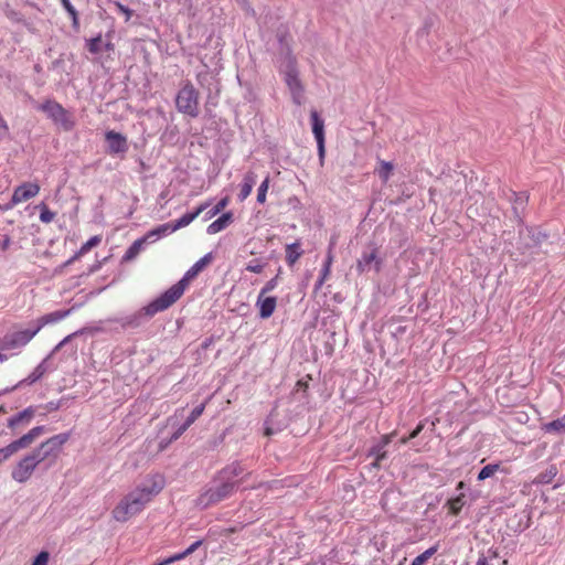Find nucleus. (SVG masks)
<instances>
[{
  "label": "nucleus",
  "instance_id": "2",
  "mask_svg": "<svg viewBox=\"0 0 565 565\" xmlns=\"http://www.w3.org/2000/svg\"><path fill=\"white\" fill-rule=\"evenodd\" d=\"M173 302L166 292L150 301L134 313L115 318L111 321L119 323L122 329H136L148 322L153 316L170 308Z\"/></svg>",
  "mask_w": 565,
  "mask_h": 565
},
{
  "label": "nucleus",
  "instance_id": "37",
  "mask_svg": "<svg viewBox=\"0 0 565 565\" xmlns=\"http://www.w3.org/2000/svg\"><path fill=\"white\" fill-rule=\"evenodd\" d=\"M40 209V221L42 223L49 224L55 218V213L49 209L45 203H41L39 205Z\"/></svg>",
  "mask_w": 565,
  "mask_h": 565
},
{
  "label": "nucleus",
  "instance_id": "40",
  "mask_svg": "<svg viewBox=\"0 0 565 565\" xmlns=\"http://www.w3.org/2000/svg\"><path fill=\"white\" fill-rule=\"evenodd\" d=\"M203 411L204 404L195 406L184 422L185 427H190L202 415Z\"/></svg>",
  "mask_w": 565,
  "mask_h": 565
},
{
  "label": "nucleus",
  "instance_id": "62",
  "mask_svg": "<svg viewBox=\"0 0 565 565\" xmlns=\"http://www.w3.org/2000/svg\"><path fill=\"white\" fill-rule=\"evenodd\" d=\"M297 386H298V387L307 388V387H308V384H307V383H305V382H302V381H298V382H297Z\"/></svg>",
  "mask_w": 565,
  "mask_h": 565
},
{
  "label": "nucleus",
  "instance_id": "31",
  "mask_svg": "<svg viewBox=\"0 0 565 565\" xmlns=\"http://www.w3.org/2000/svg\"><path fill=\"white\" fill-rule=\"evenodd\" d=\"M466 504V495L463 492H460L455 498H451L447 501L446 505L449 508V511L454 515H458Z\"/></svg>",
  "mask_w": 565,
  "mask_h": 565
},
{
  "label": "nucleus",
  "instance_id": "53",
  "mask_svg": "<svg viewBox=\"0 0 565 565\" xmlns=\"http://www.w3.org/2000/svg\"><path fill=\"white\" fill-rule=\"evenodd\" d=\"M102 238L99 236L92 237L88 242H86L83 247H94L100 243Z\"/></svg>",
  "mask_w": 565,
  "mask_h": 565
},
{
  "label": "nucleus",
  "instance_id": "63",
  "mask_svg": "<svg viewBox=\"0 0 565 565\" xmlns=\"http://www.w3.org/2000/svg\"><path fill=\"white\" fill-rule=\"evenodd\" d=\"M89 249H84V248H81L78 254L75 256V257H79L81 255H83L85 252H88Z\"/></svg>",
  "mask_w": 565,
  "mask_h": 565
},
{
  "label": "nucleus",
  "instance_id": "52",
  "mask_svg": "<svg viewBox=\"0 0 565 565\" xmlns=\"http://www.w3.org/2000/svg\"><path fill=\"white\" fill-rule=\"evenodd\" d=\"M424 426H425L424 423H419L417 425V427L409 434V436H407V439L411 440L413 438H416L420 434V431L424 429Z\"/></svg>",
  "mask_w": 565,
  "mask_h": 565
},
{
  "label": "nucleus",
  "instance_id": "30",
  "mask_svg": "<svg viewBox=\"0 0 565 565\" xmlns=\"http://www.w3.org/2000/svg\"><path fill=\"white\" fill-rule=\"evenodd\" d=\"M276 416H277V411L276 408H274L267 420H266V428H265V434L267 436H271V435H275L276 433L280 431L284 427H285V424H280V423H276Z\"/></svg>",
  "mask_w": 565,
  "mask_h": 565
},
{
  "label": "nucleus",
  "instance_id": "51",
  "mask_svg": "<svg viewBox=\"0 0 565 565\" xmlns=\"http://www.w3.org/2000/svg\"><path fill=\"white\" fill-rule=\"evenodd\" d=\"M12 456L10 449L8 446L0 449V463L7 459H9Z\"/></svg>",
  "mask_w": 565,
  "mask_h": 565
},
{
  "label": "nucleus",
  "instance_id": "17",
  "mask_svg": "<svg viewBox=\"0 0 565 565\" xmlns=\"http://www.w3.org/2000/svg\"><path fill=\"white\" fill-rule=\"evenodd\" d=\"M256 306L259 308V317L262 319H268L276 309L277 298L259 294Z\"/></svg>",
  "mask_w": 565,
  "mask_h": 565
},
{
  "label": "nucleus",
  "instance_id": "12",
  "mask_svg": "<svg viewBox=\"0 0 565 565\" xmlns=\"http://www.w3.org/2000/svg\"><path fill=\"white\" fill-rule=\"evenodd\" d=\"M45 431L46 428L44 426L33 427L26 434L10 443L8 448L10 449L11 454L14 455L22 449L29 448L35 441V439L42 436Z\"/></svg>",
  "mask_w": 565,
  "mask_h": 565
},
{
  "label": "nucleus",
  "instance_id": "13",
  "mask_svg": "<svg viewBox=\"0 0 565 565\" xmlns=\"http://www.w3.org/2000/svg\"><path fill=\"white\" fill-rule=\"evenodd\" d=\"M35 469H36V467L34 466V463L25 455L13 467V469L11 471V477L14 481H17L19 483H24L31 478V476Z\"/></svg>",
  "mask_w": 565,
  "mask_h": 565
},
{
  "label": "nucleus",
  "instance_id": "26",
  "mask_svg": "<svg viewBox=\"0 0 565 565\" xmlns=\"http://www.w3.org/2000/svg\"><path fill=\"white\" fill-rule=\"evenodd\" d=\"M367 456L374 458V461L372 462V467L380 468L382 465V461L387 458V451L383 447V445H380L377 443L370 448Z\"/></svg>",
  "mask_w": 565,
  "mask_h": 565
},
{
  "label": "nucleus",
  "instance_id": "33",
  "mask_svg": "<svg viewBox=\"0 0 565 565\" xmlns=\"http://www.w3.org/2000/svg\"><path fill=\"white\" fill-rule=\"evenodd\" d=\"M546 433L564 434L565 433V415L544 425Z\"/></svg>",
  "mask_w": 565,
  "mask_h": 565
},
{
  "label": "nucleus",
  "instance_id": "43",
  "mask_svg": "<svg viewBox=\"0 0 565 565\" xmlns=\"http://www.w3.org/2000/svg\"><path fill=\"white\" fill-rule=\"evenodd\" d=\"M287 250H288V254H287L286 260L289 266H292L299 259V257L301 256L302 253L298 252V249H287Z\"/></svg>",
  "mask_w": 565,
  "mask_h": 565
},
{
  "label": "nucleus",
  "instance_id": "36",
  "mask_svg": "<svg viewBox=\"0 0 565 565\" xmlns=\"http://www.w3.org/2000/svg\"><path fill=\"white\" fill-rule=\"evenodd\" d=\"M438 551V545H434L426 550L424 553L415 557L411 565H424L436 552Z\"/></svg>",
  "mask_w": 565,
  "mask_h": 565
},
{
  "label": "nucleus",
  "instance_id": "47",
  "mask_svg": "<svg viewBox=\"0 0 565 565\" xmlns=\"http://www.w3.org/2000/svg\"><path fill=\"white\" fill-rule=\"evenodd\" d=\"M140 249H127L126 254L122 256L121 262H129L134 259Z\"/></svg>",
  "mask_w": 565,
  "mask_h": 565
},
{
  "label": "nucleus",
  "instance_id": "21",
  "mask_svg": "<svg viewBox=\"0 0 565 565\" xmlns=\"http://www.w3.org/2000/svg\"><path fill=\"white\" fill-rule=\"evenodd\" d=\"M170 224H163L150 231L142 238L136 239L131 247H142L146 243H154L159 237L169 234Z\"/></svg>",
  "mask_w": 565,
  "mask_h": 565
},
{
  "label": "nucleus",
  "instance_id": "45",
  "mask_svg": "<svg viewBox=\"0 0 565 565\" xmlns=\"http://www.w3.org/2000/svg\"><path fill=\"white\" fill-rule=\"evenodd\" d=\"M185 557H186V555H185V553L183 551L181 553L174 554V555L163 559L162 562H160V565H169V564H172L174 562L181 561V559H183Z\"/></svg>",
  "mask_w": 565,
  "mask_h": 565
},
{
  "label": "nucleus",
  "instance_id": "4",
  "mask_svg": "<svg viewBox=\"0 0 565 565\" xmlns=\"http://www.w3.org/2000/svg\"><path fill=\"white\" fill-rule=\"evenodd\" d=\"M214 253L210 252L201 257L198 262H195L177 284L164 291L170 300L175 303L184 294V290L188 288L191 281H193L203 270H205L214 262Z\"/></svg>",
  "mask_w": 565,
  "mask_h": 565
},
{
  "label": "nucleus",
  "instance_id": "18",
  "mask_svg": "<svg viewBox=\"0 0 565 565\" xmlns=\"http://www.w3.org/2000/svg\"><path fill=\"white\" fill-rule=\"evenodd\" d=\"M141 490H145L149 494L151 499L152 495L158 494L164 487V479L160 475H153L142 481L140 486H138Z\"/></svg>",
  "mask_w": 565,
  "mask_h": 565
},
{
  "label": "nucleus",
  "instance_id": "27",
  "mask_svg": "<svg viewBox=\"0 0 565 565\" xmlns=\"http://www.w3.org/2000/svg\"><path fill=\"white\" fill-rule=\"evenodd\" d=\"M332 262H333V256L331 254V249H329V252L323 260V266L321 268L320 276H319L318 280L316 281V286H315L316 290H318L322 287L324 280L330 275Z\"/></svg>",
  "mask_w": 565,
  "mask_h": 565
},
{
  "label": "nucleus",
  "instance_id": "50",
  "mask_svg": "<svg viewBox=\"0 0 565 565\" xmlns=\"http://www.w3.org/2000/svg\"><path fill=\"white\" fill-rule=\"evenodd\" d=\"M189 427H185V424L183 423L171 436V440L179 439L188 429Z\"/></svg>",
  "mask_w": 565,
  "mask_h": 565
},
{
  "label": "nucleus",
  "instance_id": "29",
  "mask_svg": "<svg viewBox=\"0 0 565 565\" xmlns=\"http://www.w3.org/2000/svg\"><path fill=\"white\" fill-rule=\"evenodd\" d=\"M394 170V166L392 162L385 161V160H379V166L375 169L376 174L381 179L383 183H386Z\"/></svg>",
  "mask_w": 565,
  "mask_h": 565
},
{
  "label": "nucleus",
  "instance_id": "55",
  "mask_svg": "<svg viewBox=\"0 0 565 565\" xmlns=\"http://www.w3.org/2000/svg\"><path fill=\"white\" fill-rule=\"evenodd\" d=\"M82 333V331H76L72 334H68L67 337H65L58 344L57 347L55 348L56 350L60 349L61 347H63L64 344H66L73 337H76L77 334Z\"/></svg>",
  "mask_w": 565,
  "mask_h": 565
},
{
  "label": "nucleus",
  "instance_id": "25",
  "mask_svg": "<svg viewBox=\"0 0 565 565\" xmlns=\"http://www.w3.org/2000/svg\"><path fill=\"white\" fill-rule=\"evenodd\" d=\"M527 234L531 237L534 245L553 244L551 235L541 227H531L527 230Z\"/></svg>",
  "mask_w": 565,
  "mask_h": 565
},
{
  "label": "nucleus",
  "instance_id": "14",
  "mask_svg": "<svg viewBox=\"0 0 565 565\" xmlns=\"http://www.w3.org/2000/svg\"><path fill=\"white\" fill-rule=\"evenodd\" d=\"M105 139L108 146L109 154L125 153L128 150L127 138L114 130H109L105 134Z\"/></svg>",
  "mask_w": 565,
  "mask_h": 565
},
{
  "label": "nucleus",
  "instance_id": "7",
  "mask_svg": "<svg viewBox=\"0 0 565 565\" xmlns=\"http://www.w3.org/2000/svg\"><path fill=\"white\" fill-rule=\"evenodd\" d=\"M63 130L71 131L75 127L73 115L66 110L60 103L46 100L39 107Z\"/></svg>",
  "mask_w": 565,
  "mask_h": 565
},
{
  "label": "nucleus",
  "instance_id": "32",
  "mask_svg": "<svg viewBox=\"0 0 565 565\" xmlns=\"http://www.w3.org/2000/svg\"><path fill=\"white\" fill-rule=\"evenodd\" d=\"M230 202H231V198L228 195H225L224 198H222L212 209H210L205 213L204 220L205 221L211 220L214 216H216L217 214H220L221 212H223L228 206Z\"/></svg>",
  "mask_w": 565,
  "mask_h": 565
},
{
  "label": "nucleus",
  "instance_id": "39",
  "mask_svg": "<svg viewBox=\"0 0 565 565\" xmlns=\"http://www.w3.org/2000/svg\"><path fill=\"white\" fill-rule=\"evenodd\" d=\"M266 265H267V263L265 260L255 258V259H252L246 265V270H248L250 273H255V274H260Z\"/></svg>",
  "mask_w": 565,
  "mask_h": 565
},
{
  "label": "nucleus",
  "instance_id": "5",
  "mask_svg": "<svg viewBox=\"0 0 565 565\" xmlns=\"http://www.w3.org/2000/svg\"><path fill=\"white\" fill-rule=\"evenodd\" d=\"M70 434L62 433L41 443L39 447L29 452L28 458L35 467L40 466L47 459L55 460L62 450L63 445L68 440Z\"/></svg>",
  "mask_w": 565,
  "mask_h": 565
},
{
  "label": "nucleus",
  "instance_id": "44",
  "mask_svg": "<svg viewBox=\"0 0 565 565\" xmlns=\"http://www.w3.org/2000/svg\"><path fill=\"white\" fill-rule=\"evenodd\" d=\"M49 557H50L49 553L45 551H42L36 555L32 565H47Z\"/></svg>",
  "mask_w": 565,
  "mask_h": 565
},
{
  "label": "nucleus",
  "instance_id": "23",
  "mask_svg": "<svg viewBox=\"0 0 565 565\" xmlns=\"http://www.w3.org/2000/svg\"><path fill=\"white\" fill-rule=\"evenodd\" d=\"M256 183V174L253 171H248L244 174L243 182L239 186L238 201L244 202L252 193L253 188Z\"/></svg>",
  "mask_w": 565,
  "mask_h": 565
},
{
  "label": "nucleus",
  "instance_id": "41",
  "mask_svg": "<svg viewBox=\"0 0 565 565\" xmlns=\"http://www.w3.org/2000/svg\"><path fill=\"white\" fill-rule=\"evenodd\" d=\"M100 41H102L100 35L88 40V42H87L88 51L93 54H97L100 51V47H99Z\"/></svg>",
  "mask_w": 565,
  "mask_h": 565
},
{
  "label": "nucleus",
  "instance_id": "56",
  "mask_svg": "<svg viewBox=\"0 0 565 565\" xmlns=\"http://www.w3.org/2000/svg\"><path fill=\"white\" fill-rule=\"evenodd\" d=\"M62 4H63V8L67 11V13L70 14L71 12H73L74 10H76L74 8V6L71 3L70 0H61Z\"/></svg>",
  "mask_w": 565,
  "mask_h": 565
},
{
  "label": "nucleus",
  "instance_id": "54",
  "mask_svg": "<svg viewBox=\"0 0 565 565\" xmlns=\"http://www.w3.org/2000/svg\"><path fill=\"white\" fill-rule=\"evenodd\" d=\"M60 407H61V402H49V403L45 405V409H46L47 412L57 411Z\"/></svg>",
  "mask_w": 565,
  "mask_h": 565
},
{
  "label": "nucleus",
  "instance_id": "9",
  "mask_svg": "<svg viewBox=\"0 0 565 565\" xmlns=\"http://www.w3.org/2000/svg\"><path fill=\"white\" fill-rule=\"evenodd\" d=\"M39 332V328L25 329L7 334L3 338L4 349H18L29 343L32 338Z\"/></svg>",
  "mask_w": 565,
  "mask_h": 565
},
{
  "label": "nucleus",
  "instance_id": "1",
  "mask_svg": "<svg viewBox=\"0 0 565 565\" xmlns=\"http://www.w3.org/2000/svg\"><path fill=\"white\" fill-rule=\"evenodd\" d=\"M248 475L238 461L227 465L215 475L210 486L198 497L196 507L207 509L228 499Z\"/></svg>",
  "mask_w": 565,
  "mask_h": 565
},
{
  "label": "nucleus",
  "instance_id": "34",
  "mask_svg": "<svg viewBox=\"0 0 565 565\" xmlns=\"http://www.w3.org/2000/svg\"><path fill=\"white\" fill-rule=\"evenodd\" d=\"M557 475V468L556 466L552 465L550 466L544 472H541L536 479L535 482L540 484H548L553 481V479Z\"/></svg>",
  "mask_w": 565,
  "mask_h": 565
},
{
  "label": "nucleus",
  "instance_id": "3",
  "mask_svg": "<svg viewBox=\"0 0 565 565\" xmlns=\"http://www.w3.org/2000/svg\"><path fill=\"white\" fill-rule=\"evenodd\" d=\"M150 500L149 494L137 487L117 504L113 516L116 521L125 522L139 513Z\"/></svg>",
  "mask_w": 565,
  "mask_h": 565
},
{
  "label": "nucleus",
  "instance_id": "42",
  "mask_svg": "<svg viewBox=\"0 0 565 565\" xmlns=\"http://www.w3.org/2000/svg\"><path fill=\"white\" fill-rule=\"evenodd\" d=\"M278 284V275L270 280H268L265 286L260 289L259 294L267 295L268 292L273 291Z\"/></svg>",
  "mask_w": 565,
  "mask_h": 565
},
{
  "label": "nucleus",
  "instance_id": "10",
  "mask_svg": "<svg viewBox=\"0 0 565 565\" xmlns=\"http://www.w3.org/2000/svg\"><path fill=\"white\" fill-rule=\"evenodd\" d=\"M40 184L36 182H24L17 186L10 201V207L26 202L40 193Z\"/></svg>",
  "mask_w": 565,
  "mask_h": 565
},
{
  "label": "nucleus",
  "instance_id": "38",
  "mask_svg": "<svg viewBox=\"0 0 565 565\" xmlns=\"http://www.w3.org/2000/svg\"><path fill=\"white\" fill-rule=\"evenodd\" d=\"M269 175H267L264 181L260 183L257 190V202L264 204L266 202V194L269 189Z\"/></svg>",
  "mask_w": 565,
  "mask_h": 565
},
{
  "label": "nucleus",
  "instance_id": "16",
  "mask_svg": "<svg viewBox=\"0 0 565 565\" xmlns=\"http://www.w3.org/2000/svg\"><path fill=\"white\" fill-rule=\"evenodd\" d=\"M211 205L210 201L201 203L193 212L185 213L183 216H181L179 220L174 221L170 224V231L169 233H172L179 228L188 226L190 223H192L201 213H203L209 206Z\"/></svg>",
  "mask_w": 565,
  "mask_h": 565
},
{
  "label": "nucleus",
  "instance_id": "35",
  "mask_svg": "<svg viewBox=\"0 0 565 565\" xmlns=\"http://www.w3.org/2000/svg\"><path fill=\"white\" fill-rule=\"evenodd\" d=\"M500 470V463H489L484 466L478 473V481H483L492 477L497 471Z\"/></svg>",
  "mask_w": 565,
  "mask_h": 565
},
{
  "label": "nucleus",
  "instance_id": "6",
  "mask_svg": "<svg viewBox=\"0 0 565 565\" xmlns=\"http://www.w3.org/2000/svg\"><path fill=\"white\" fill-rule=\"evenodd\" d=\"M177 109L192 118L199 116V92L191 82H185L175 97Z\"/></svg>",
  "mask_w": 565,
  "mask_h": 565
},
{
  "label": "nucleus",
  "instance_id": "28",
  "mask_svg": "<svg viewBox=\"0 0 565 565\" xmlns=\"http://www.w3.org/2000/svg\"><path fill=\"white\" fill-rule=\"evenodd\" d=\"M311 124H312V132L317 141L324 140V125L323 120L319 117L316 110H312L310 114Z\"/></svg>",
  "mask_w": 565,
  "mask_h": 565
},
{
  "label": "nucleus",
  "instance_id": "8",
  "mask_svg": "<svg viewBox=\"0 0 565 565\" xmlns=\"http://www.w3.org/2000/svg\"><path fill=\"white\" fill-rule=\"evenodd\" d=\"M284 79L291 94L294 103L296 105H301L305 99V86L299 78V72L297 70L295 58L289 61Z\"/></svg>",
  "mask_w": 565,
  "mask_h": 565
},
{
  "label": "nucleus",
  "instance_id": "61",
  "mask_svg": "<svg viewBox=\"0 0 565 565\" xmlns=\"http://www.w3.org/2000/svg\"><path fill=\"white\" fill-rule=\"evenodd\" d=\"M466 488H467V484H466L463 481H459V482L457 483L456 490H457V491H462V490H465Z\"/></svg>",
  "mask_w": 565,
  "mask_h": 565
},
{
  "label": "nucleus",
  "instance_id": "46",
  "mask_svg": "<svg viewBox=\"0 0 565 565\" xmlns=\"http://www.w3.org/2000/svg\"><path fill=\"white\" fill-rule=\"evenodd\" d=\"M116 8L118 9V11L120 13L125 14L126 21L130 20V18L132 17V13H134V11L131 9H129L128 7L124 6L120 2H116Z\"/></svg>",
  "mask_w": 565,
  "mask_h": 565
},
{
  "label": "nucleus",
  "instance_id": "57",
  "mask_svg": "<svg viewBox=\"0 0 565 565\" xmlns=\"http://www.w3.org/2000/svg\"><path fill=\"white\" fill-rule=\"evenodd\" d=\"M111 255H105L102 257V260H97V264L93 265L90 271H96L100 268L103 262H106Z\"/></svg>",
  "mask_w": 565,
  "mask_h": 565
},
{
  "label": "nucleus",
  "instance_id": "15",
  "mask_svg": "<svg viewBox=\"0 0 565 565\" xmlns=\"http://www.w3.org/2000/svg\"><path fill=\"white\" fill-rule=\"evenodd\" d=\"M381 268V258L376 255L375 249L363 253L362 257L358 259L356 270L362 274L375 269L379 271Z\"/></svg>",
  "mask_w": 565,
  "mask_h": 565
},
{
  "label": "nucleus",
  "instance_id": "58",
  "mask_svg": "<svg viewBox=\"0 0 565 565\" xmlns=\"http://www.w3.org/2000/svg\"><path fill=\"white\" fill-rule=\"evenodd\" d=\"M318 143V152L319 157L322 159L324 157V140L317 141Z\"/></svg>",
  "mask_w": 565,
  "mask_h": 565
},
{
  "label": "nucleus",
  "instance_id": "64",
  "mask_svg": "<svg viewBox=\"0 0 565 565\" xmlns=\"http://www.w3.org/2000/svg\"><path fill=\"white\" fill-rule=\"evenodd\" d=\"M408 440H409V439H407V437H403V438L401 439V444H402V445H405V444H407V441H408Z\"/></svg>",
  "mask_w": 565,
  "mask_h": 565
},
{
  "label": "nucleus",
  "instance_id": "22",
  "mask_svg": "<svg viewBox=\"0 0 565 565\" xmlns=\"http://www.w3.org/2000/svg\"><path fill=\"white\" fill-rule=\"evenodd\" d=\"M46 372V367L44 365V362H41L34 370L33 372L25 379L21 380L20 382H18L15 385H13L12 387H7L3 390V394L6 393H10L14 390H17L18 387L24 385V384H28V385H31L33 383H35L36 381H39L43 375L44 373Z\"/></svg>",
  "mask_w": 565,
  "mask_h": 565
},
{
  "label": "nucleus",
  "instance_id": "48",
  "mask_svg": "<svg viewBox=\"0 0 565 565\" xmlns=\"http://www.w3.org/2000/svg\"><path fill=\"white\" fill-rule=\"evenodd\" d=\"M70 17L72 18V26L75 31L79 30V19H78V12L74 10L70 13Z\"/></svg>",
  "mask_w": 565,
  "mask_h": 565
},
{
  "label": "nucleus",
  "instance_id": "49",
  "mask_svg": "<svg viewBox=\"0 0 565 565\" xmlns=\"http://www.w3.org/2000/svg\"><path fill=\"white\" fill-rule=\"evenodd\" d=\"M202 545V541L199 540V541H195L193 542L186 550H184V553L186 556L191 555L192 553H194L200 546Z\"/></svg>",
  "mask_w": 565,
  "mask_h": 565
},
{
  "label": "nucleus",
  "instance_id": "11",
  "mask_svg": "<svg viewBox=\"0 0 565 565\" xmlns=\"http://www.w3.org/2000/svg\"><path fill=\"white\" fill-rule=\"evenodd\" d=\"M45 431L46 428L44 426L33 427L26 434L10 443L8 448L10 449L11 454L14 455L22 449L29 448L35 441V439L42 436Z\"/></svg>",
  "mask_w": 565,
  "mask_h": 565
},
{
  "label": "nucleus",
  "instance_id": "24",
  "mask_svg": "<svg viewBox=\"0 0 565 565\" xmlns=\"http://www.w3.org/2000/svg\"><path fill=\"white\" fill-rule=\"evenodd\" d=\"M72 310H73V308L66 309V310H56V311L50 312L47 315H44L38 320V324L35 328H39V331H40L41 328L44 327L45 324L58 322V321L63 320L64 318L68 317L71 315Z\"/></svg>",
  "mask_w": 565,
  "mask_h": 565
},
{
  "label": "nucleus",
  "instance_id": "20",
  "mask_svg": "<svg viewBox=\"0 0 565 565\" xmlns=\"http://www.w3.org/2000/svg\"><path fill=\"white\" fill-rule=\"evenodd\" d=\"M234 222V213L227 211L213 221L206 228L207 234L214 235L227 228Z\"/></svg>",
  "mask_w": 565,
  "mask_h": 565
},
{
  "label": "nucleus",
  "instance_id": "59",
  "mask_svg": "<svg viewBox=\"0 0 565 565\" xmlns=\"http://www.w3.org/2000/svg\"><path fill=\"white\" fill-rule=\"evenodd\" d=\"M392 435H385L382 437L381 441H379L380 445H383V447L386 449L387 445L391 443Z\"/></svg>",
  "mask_w": 565,
  "mask_h": 565
},
{
  "label": "nucleus",
  "instance_id": "19",
  "mask_svg": "<svg viewBox=\"0 0 565 565\" xmlns=\"http://www.w3.org/2000/svg\"><path fill=\"white\" fill-rule=\"evenodd\" d=\"M36 407L29 406L22 412L15 414L8 419V427L11 429L17 428L19 425H29L35 415Z\"/></svg>",
  "mask_w": 565,
  "mask_h": 565
},
{
  "label": "nucleus",
  "instance_id": "60",
  "mask_svg": "<svg viewBox=\"0 0 565 565\" xmlns=\"http://www.w3.org/2000/svg\"><path fill=\"white\" fill-rule=\"evenodd\" d=\"M476 565H488V559L484 555H481Z\"/></svg>",
  "mask_w": 565,
  "mask_h": 565
}]
</instances>
